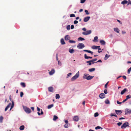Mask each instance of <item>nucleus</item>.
<instances>
[{
    "label": "nucleus",
    "mask_w": 131,
    "mask_h": 131,
    "mask_svg": "<svg viewBox=\"0 0 131 131\" xmlns=\"http://www.w3.org/2000/svg\"><path fill=\"white\" fill-rule=\"evenodd\" d=\"M79 72H78L74 76L71 78V81H74L79 77Z\"/></svg>",
    "instance_id": "f257e3e1"
},
{
    "label": "nucleus",
    "mask_w": 131,
    "mask_h": 131,
    "mask_svg": "<svg viewBox=\"0 0 131 131\" xmlns=\"http://www.w3.org/2000/svg\"><path fill=\"white\" fill-rule=\"evenodd\" d=\"M24 109L25 111L27 113H29L31 112V111L30 109L26 106H23Z\"/></svg>",
    "instance_id": "f03ea898"
},
{
    "label": "nucleus",
    "mask_w": 131,
    "mask_h": 131,
    "mask_svg": "<svg viewBox=\"0 0 131 131\" xmlns=\"http://www.w3.org/2000/svg\"><path fill=\"white\" fill-rule=\"evenodd\" d=\"M128 126V122H125L121 126L122 129L125 128L127 126Z\"/></svg>",
    "instance_id": "7ed1b4c3"
},
{
    "label": "nucleus",
    "mask_w": 131,
    "mask_h": 131,
    "mask_svg": "<svg viewBox=\"0 0 131 131\" xmlns=\"http://www.w3.org/2000/svg\"><path fill=\"white\" fill-rule=\"evenodd\" d=\"M77 47L79 49H82L85 47L83 43H79L77 46Z\"/></svg>",
    "instance_id": "20e7f679"
},
{
    "label": "nucleus",
    "mask_w": 131,
    "mask_h": 131,
    "mask_svg": "<svg viewBox=\"0 0 131 131\" xmlns=\"http://www.w3.org/2000/svg\"><path fill=\"white\" fill-rule=\"evenodd\" d=\"M91 33V30H88L85 32H82V34L84 35H86L90 34Z\"/></svg>",
    "instance_id": "39448f33"
},
{
    "label": "nucleus",
    "mask_w": 131,
    "mask_h": 131,
    "mask_svg": "<svg viewBox=\"0 0 131 131\" xmlns=\"http://www.w3.org/2000/svg\"><path fill=\"white\" fill-rule=\"evenodd\" d=\"M73 120L76 122H77L78 121L79 118L78 116H74L73 118Z\"/></svg>",
    "instance_id": "423d86ee"
},
{
    "label": "nucleus",
    "mask_w": 131,
    "mask_h": 131,
    "mask_svg": "<svg viewBox=\"0 0 131 131\" xmlns=\"http://www.w3.org/2000/svg\"><path fill=\"white\" fill-rule=\"evenodd\" d=\"M90 18V16H88L85 17L83 19V21L84 22H86L88 21Z\"/></svg>",
    "instance_id": "0eeeda50"
},
{
    "label": "nucleus",
    "mask_w": 131,
    "mask_h": 131,
    "mask_svg": "<svg viewBox=\"0 0 131 131\" xmlns=\"http://www.w3.org/2000/svg\"><path fill=\"white\" fill-rule=\"evenodd\" d=\"M131 113V110L126 108L125 110V114H130Z\"/></svg>",
    "instance_id": "6e6552de"
},
{
    "label": "nucleus",
    "mask_w": 131,
    "mask_h": 131,
    "mask_svg": "<svg viewBox=\"0 0 131 131\" xmlns=\"http://www.w3.org/2000/svg\"><path fill=\"white\" fill-rule=\"evenodd\" d=\"M55 72V70L54 69H52L51 71L49 72V74L50 75H53Z\"/></svg>",
    "instance_id": "1a4fd4ad"
},
{
    "label": "nucleus",
    "mask_w": 131,
    "mask_h": 131,
    "mask_svg": "<svg viewBox=\"0 0 131 131\" xmlns=\"http://www.w3.org/2000/svg\"><path fill=\"white\" fill-rule=\"evenodd\" d=\"M105 96V95L103 93H102L100 94L99 96L101 99H102L104 98Z\"/></svg>",
    "instance_id": "9d476101"
},
{
    "label": "nucleus",
    "mask_w": 131,
    "mask_h": 131,
    "mask_svg": "<svg viewBox=\"0 0 131 131\" xmlns=\"http://www.w3.org/2000/svg\"><path fill=\"white\" fill-rule=\"evenodd\" d=\"M115 112L118 115L121 114L122 113V112L121 110H115Z\"/></svg>",
    "instance_id": "9b49d317"
},
{
    "label": "nucleus",
    "mask_w": 131,
    "mask_h": 131,
    "mask_svg": "<svg viewBox=\"0 0 131 131\" xmlns=\"http://www.w3.org/2000/svg\"><path fill=\"white\" fill-rule=\"evenodd\" d=\"M84 58L85 59H88L89 58L91 59L92 58V57L87 56L86 54H85L84 55Z\"/></svg>",
    "instance_id": "f8f14e48"
},
{
    "label": "nucleus",
    "mask_w": 131,
    "mask_h": 131,
    "mask_svg": "<svg viewBox=\"0 0 131 131\" xmlns=\"http://www.w3.org/2000/svg\"><path fill=\"white\" fill-rule=\"evenodd\" d=\"M127 90V89L126 88L124 89L123 91H122L121 93V95L123 94Z\"/></svg>",
    "instance_id": "ddd939ff"
},
{
    "label": "nucleus",
    "mask_w": 131,
    "mask_h": 131,
    "mask_svg": "<svg viewBox=\"0 0 131 131\" xmlns=\"http://www.w3.org/2000/svg\"><path fill=\"white\" fill-rule=\"evenodd\" d=\"M100 47V46H93L92 47V48L93 49H97L99 48Z\"/></svg>",
    "instance_id": "4468645a"
},
{
    "label": "nucleus",
    "mask_w": 131,
    "mask_h": 131,
    "mask_svg": "<svg viewBox=\"0 0 131 131\" xmlns=\"http://www.w3.org/2000/svg\"><path fill=\"white\" fill-rule=\"evenodd\" d=\"M84 51L87 52L89 53H90L91 54H93V52L91 51L90 50H83Z\"/></svg>",
    "instance_id": "2eb2a0df"
},
{
    "label": "nucleus",
    "mask_w": 131,
    "mask_h": 131,
    "mask_svg": "<svg viewBox=\"0 0 131 131\" xmlns=\"http://www.w3.org/2000/svg\"><path fill=\"white\" fill-rule=\"evenodd\" d=\"M48 91L50 92H52L53 88L51 86L49 87L48 88Z\"/></svg>",
    "instance_id": "dca6fc26"
},
{
    "label": "nucleus",
    "mask_w": 131,
    "mask_h": 131,
    "mask_svg": "<svg viewBox=\"0 0 131 131\" xmlns=\"http://www.w3.org/2000/svg\"><path fill=\"white\" fill-rule=\"evenodd\" d=\"M11 103H9V104L6 107L5 110V111H6L8 110V109L9 107L11 105Z\"/></svg>",
    "instance_id": "f3484780"
},
{
    "label": "nucleus",
    "mask_w": 131,
    "mask_h": 131,
    "mask_svg": "<svg viewBox=\"0 0 131 131\" xmlns=\"http://www.w3.org/2000/svg\"><path fill=\"white\" fill-rule=\"evenodd\" d=\"M65 39L66 40H68L70 39L69 36V35H67L65 37Z\"/></svg>",
    "instance_id": "a211bd4d"
},
{
    "label": "nucleus",
    "mask_w": 131,
    "mask_h": 131,
    "mask_svg": "<svg viewBox=\"0 0 131 131\" xmlns=\"http://www.w3.org/2000/svg\"><path fill=\"white\" fill-rule=\"evenodd\" d=\"M94 77V76H89L87 77L86 79L87 80H90L92 79Z\"/></svg>",
    "instance_id": "6ab92c4d"
},
{
    "label": "nucleus",
    "mask_w": 131,
    "mask_h": 131,
    "mask_svg": "<svg viewBox=\"0 0 131 131\" xmlns=\"http://www.w3.org/2000/svg\"><path fill=\"white\" fill-rule=\"evenodd\" d=\"M100 43L101 44V45H105V42L103 40H100Z\"/></svg>",
    "instance_id": "aec40b11"
},
{
    "label": "nucleus",
    "mask_w": 131,
    "mask_h": 131,
    "mask_svg": "<svg viewBox=\"0 0 131 131\" xmlns=\"http://www.w3.org/2000/svg\"><path fill=\"white\" fill-rule=\"evenodd\" d=\"M114 31L118 33H119V30L117 28H116L114 29Z\"/></svg>",
    "instance_id": "412c9836"
},
{
    "label": "nucleus",
    "mask_w": 131,
    "mask_h": 131,
    "mask_svg": "<svg viewBox=\"0 0 131 131\" xmlns=\"http://www.w3.org/2000/svg\"><path fill=\"white\" fill-rule=\"evenodd\" d=\"M128 2V1L126 0H124L121 2V4H127Z\"/></svg>",
    "instance_id": "4be33fe9"
},
{
    "label": "nucleus",
    "mask_w": 131,
    "mask_h": 131,
    "mask_svg": "<svg viewBox=\"0 0 131 131\" xmlns=\"http://www.w3.org/2000/svg\"><path fill=\"white\" fill-rule=\"evenodd\" d=\"M93 62L92 60H91L89 61H86V62L87 63H89L87 64L88 65H90L92 63L91 62Z\"/></svg>",
    "instance_id": "5701e85b"
},
{
    "label": "nucleus",
    "mask_w": 131,
    "mask_h": 131,
    "mask_svg": "<svg viewBox=\"0 0 131 131\" xmlns=\"http://www.w3.org/2000/svg\"><path fill=\"white\" fill-rule=\"evenodd\" d=\"M88 75H89V74L86 73L84 74L83 77V78L86 79V78L88 76Z\"/></svg>",
    "instance_id": "b1692460"
},
{
    "label": "nucleus",
    "mask_w": 131,
    "mask_h": 131,
    "mask_svg": "<svg viewBox=\"0 0 131 131\" xmlns=\"http://www.w3.org/2000/svg\"><path fill=\"white\" fill-rule=\"evenodd\" d=\"M61 42L62 45H63L65 44L63 39H61Z\"/></svg>",
    "instance_id": "393cba45"
},
{
    "label": "nucleus",
    "mask_w": 131,
    "mask_h": 131,
    "mask_svg": "<svg viewBox=\"0 0 131 131\" xmlns=\"http://www.w3.org/2000/svg\"><path fill=\"white\" fill-rule=\"evenodd\" d=\"M98 38V37L97 36L95 37H94V40H93V41L94 42L97 41Z\"/></svg>",
    "instance_id": "a878e982"
},
{
    "label": "nucleus",
    "mask_w": 131,
    "mask_h": 131,
    "mask_svg": "<svg viewBox=\"0 0 131 131\" xmlns=\"http://www.w3.org/2000/svg\"><path fill=\"white\" fill-rule=\"evenodd\" d=\"M24 129V125L21 126L19 128V129L20 130H23Z\"/></svg>",
    "instance_id": "bb28decb"
},
{
    "label": "nucleus",
    "mask_w": 131,
    "mask_h": 131,
    "mask_svg": "<svg viewBox=\"0 0 131 131\" xmlns=\"http://www.w3.org/2000/svg\"><path fill=\"white\" fill-rule=\"evenodd\" d=\"M60 97V96L59 94H57L56 95V99H59Z\"/></svg>",
    "instance_id": "cd10ccee"
},
{
    "label": "nucleus",
    "mask_w": 131,
    "mask_h": 131,
    "mask_svg": "<svg viewBox=\"0 0 131 131\" xmlns=\"http://www.w3.org/2000/svg\"><path fill=\"white\" fill-rule=\"evenodd\" d=\"M53 104H51V105H49L48 106V109H50L51 108V107H53Z\"/></svg>",
    "instance_id": "c85d7f7f"
},
{
    "label": "nucleus",
    "mask_w": 131,
    "mask_h": 131,
    "mask_svg": "<svg viewBox=\"0 0 131 131\" xmlns=\"http://www.w3.org/2000/svg\"><path fill=\"white\" fill-rule=\"evenodd\" d=\"M95 68H92L91 69H90L89 70V71L90 72H92V71H95Z\"/></svg>",
    "instance_id": "c756f323"
},
{
    "label": "nucleus",
    "mask_w": 131,
    "mask_h": 131,
    "mask_svg": "<svg viewBox=\"0 0 131 131\" xmlns=\"http://www.w3.org/2000/svg\"><path fill=\"white\" fill-rule=\"evenodd\" d=\"M110 56H108V54H106L105 55V57L104 58V59L105 60H106L107 59V58L109 57Z\"/></svg>",
    "instance_id": "7c9ffc66"
},
{
    "label": "nucleus",
    "mask_w": 131,
    "mask_h": 131,
    "mask_svg": "<svg viewBox=\"0 0 131 131\" xmlns=\"http://www.w3.org/2000/svg\"><path fill=\"white\" fill-rule=\"evenodd\" d=\"M105 103L107 104H108L110 103V102L108 99H107L105 100Z\"/></svg>",
    "instance_id": "2f4dec72"
},
{
    "label": "nucleus",
    "mask_w": 131,
    "mask_h": 131,
    "mask_svg": "<svg viewBox=\"0 0 131 131\" xmlns=\"http://www.w3.org/2000/svg\"><path fill=\"white\" fill-rule=\"evenodd\" d=\"M69 51L71 53H73L74 52V50L73 49H71L70 50L69 49Z\"/></svg>",
    "instance_id": "473e14b6"
},
{
    "label": "nucleus",
    "mask_w": 131,
    "mask_h": 131,
    "mask_svg": "<svg viewBox=\"0 0 131 131\" xmlns=\"http://www.w3.org/2000/svg\"><path fill=\"white\" fill-rule=\"evenodd\" d=\"M20 84L23 87H25L26 86L25 84L24 83L21 82V83Z\"/></svg>",
    "instance_id": "72a5a7b5"
},
{
    "label": "nucleus",
    "mask_w": 131,
    "mask_h": 131,
    "mask_svg": "<svg viewBox=\"0 0 131 131\" xmlns=\"http://www.w3.org/2000/svg\"><path fill=\"white\" fill-rule=\"evenodd\" d=\"M85 40L84 39L82 38V37H79L78 39V40H81V41H82L84 40Z\"/></svg>",
    "instance_id": "f704fd0d"
},
{
    "label": "nucleus",
    "mask_w": 131,
    "mask_h": 131,
    "mask_svg": "<svg viewBox=\"0 0 131 131\" xmlns=\"http://www.w3.org/2000/svg\"><path fill=\"white\" fill-rule=\"evenodd\" d=\"M126 99L127 100L128 99H130L131 98V96L130 95H128L126 96Z\"/></svg>",
    "instance_id": "c9c22d12"
},
{
    "label": "nucleus",
    "mask_w": 131,
    "mask_h": 131,
    "mask_svg": "<svg viewBox=\"0 0 131 131\" xmlns=\"http://www.w3.org/2000/svg\"><path fill=\"white\" fill-rule=\"evenodd\" d=\"M3 117L2 116H1L0 117V122L2 123L3 122Z\"/></svg>",
    "instance_id": "e433bc0d"
},
{
    "label": "nucleus",
    "mask_w": 131,
    "mask_h": 131,
    "mask_svg": "<svg viewBox=\"0 0 131 131\" xmlns=\"http://www.w3.org/2000/svg\"><path fill=\"white\" fill-rule=\"evenodd\" d=\"M58 118V117L55 115H54L53 116V120L54 121H56L57 119Z\"/></svg>",
    "instance_id": "4c0bfd02"
},
{
    "label": "nucleus",
    "mask_w": 131,
    "mask_h": 131,
    "mask_svg": "<svg viewBox=\"0 0 131 131\" xmlns=\"http://www.w3.org/2000/svg\"><path fill=\"white\" fill-rule=\"evenodd\" d=\"M102 129L103 128H101L100 126H97L95 127V129Z\"/></svg>",
    "instance_id": "58836bf2"
},
{
    "label": "nucleus",
    "mask_w": 131,
    "mask_h": 131,
    "mask_svg": "<svg viewBox=\"0 0 131 131\" xmlns=\"http://www.w3.org/2000/svg\"><path fill=\"white\" fill-rule=\"evenodd\" d=\"M69 42L71 43H75V41H73L72 40H70L69 41Z\"/></svg>",
    "instance_id": "ea45409f"
},
{
    "label": "nucleus",
    "mask_w": 131,
    "mask_h": 131,
    "mask_svg": "<svg viewBox=\"0 0 131 131\" xmlns=\"http://www.w3.org/2000/svg\"><path fill=\"white\" fill-rule=\"evenodd\" d=\"M85 12L86 13V14L87 15H89L90 14V13L87 10H85Z\"/></svg>",
    "instance_id": "a19ab883"
},
{
    "label": "nucleus",
    "mask_w": 131,
    "mask_h": 131,
    "mask_svg": "<svg viewBox=\"0 0 131 131\" xmlns=\"http://www.w3.org/2000/svg\"><path fill=\"white\" fill-rule=\"evenodd\" d=\"M99 114L97 112H96L94 114V117H96L97 116H99Z\"/></svg>",
    "instance_id": "79ce46f5"
},
{
    "label": "nucleus",
    "mask_w": 131,
    "mask_h": 131,
    "mask_svg": "<svg viewBox=\"0 0 131 131\" xmlns=\"http://www.w3.org/2000/svg\"><path fill=\"white\" fill-rule=\"evenodd\" d=\"M131 71V67L128 69L127 71L128 73L129 74L130 73V71Z\"/></svg>",
    "instance_id": "37998d69"
},
{
    "label": "nucleus",
    "mask_w": 131,
    "mask_h": 131,
    "mask_svg": "<svg viewBox=\"0 0 131 131\" xmlns=\"http://www.w3.org/2000/svg\"><path fill=\"white\" fill-rule=\"evenodd\" d=\"M71 74L72 73H68V74L67 75V78L69 77H70L71 75Z\"/></svg>",
    "instance_id": "c03bdc74"
},
{
    "label": "nucleus",
    "mask_w": 131,
    "mask_h": 131,
    "mask_svg": "<svg viewBox=\"0 0 131 131\" xmlns=\"http://www.w3.org/2000/svg\"><path fill=\"white\" fill-rule=\"evenodd\" d=\"M24 95L23 93V92H21L20 93V96L21 97H22Z\"/></svg>",
    "instance_id": "a18cd8bd"
},
{
    "label": "nucleus",
    "mask_w": 131,
    "mask_h": 131,
    "mask_svg": "<svg viewBox=\"0 0 131 131\" xmlns=\"http://www.w3.org/2000/svg\"><path fill=\"white\" fill-rule=\"evenodd\" d=\"M108 82H108L105 85V88H107V85L108 84Z\"/></svg>",
    "instance_id": "49530a36"
},
{
    "label": "nucleus",
    "mask_w": 131,
    "mask_h": 131,
    "mask_svg": "<svg viewBox=\"0 0 131 131\" xmlns=\"http://www.w3.org/2000/svg\"><path fill=\"white\" fill-rule=\"evenodd\" d=\"M64 127L65 128H67L68 127V124H66L64 125Z\"/></svg>",
    "instance_id": "de8ad7c7"
},
{
    "label": "nucleus",
    "mask_w": 131,
    "mask_h": 131,
    "mask_svg": "<svg viewBox=\"0 0 131 131\" xmlns=\"http://www.w3.org/2000/svg\"><path fill=\"white\" fill-rule=\"evenodd\" d=\"M70 16L71 17H75V15L74 14H70Z\"/></svg>",
    "instance_id": "09e8293b"
},
{
    "label": "nucleus",
    "mask_w": 131,
    "mask_h": 131,
    "mask_svg": "<svg viewBox=\"0 0 131 131\" xmlns=\"http://www.w3.org/2000/svg\"><path fill=\"white\" fill-rule=\"evenodd\" d=\"M111 116H115L116 117H117V116L116 115H114V114H113L112 113L111 114Z\"/></svg>",
    "instance_id": "8fccbe9b"
},
{
    "label": "nucleus",
    "mask_w": 131,
    "mask_h": 131,
    "mask_svg": "<svg viewBox=\"0 0 131 131\" xmlns=\"http://www.w3.org/2000/svg\"><path fill=\"white\" fill-rule=\"evenodd\" d=\"M67 28L68 30H69L70 29V25H68L67 27Z\"/></svg>",
    "instance_id": "3c124183"
},
{
    "label": "nucleus",
    "mask_w": 131,
    "mask_h": 131,
    "mask_svg": "<svg viewBox=\"0 0 131 131\" xmlns=\"http://www.w3.org/2000/svg\"><path fill=\"white\" fill-rule=\"evenodd\" d=\"M122 124V123L119 122L117 124L119 126H121Z\"/></svg>",
    "instance_id": "603ef678"
},
{
    "label": "nucleus",
    "mask_w": 131,
    "mask_h": 131,
    "mask_svg": "<svg viewBox=\"0 0 131 131\" xmlns=\"http://www.w3.org/2000/svg\"><path fill=\"white\" fill-rule=\"evenodd\" d=\"M86 0H81L80 3H83L85 2Z\"/></svg>",
    "instance_id": "864d4df0"
},
{
    "label": "nucleus",
    "mask_w": 131,
    "mask_h": 131,
    "mask_svg": "<svg viewBox=\"0 0 131 131\" xmlns=\"http://www.w3.org/2000/svg\"><path fill=\"white\" fill-rule=\"evenodd\" d=\"M104 92L105 94H106L107 93V90L106 89H105L104 90Z\"/></svg>",
    "instance_id": "5fc2aeb1"
},
{
    "label": "nucleus",
    "mask_w": 131,
    "mask_h": 131,
    "mask_svg": "<svg viewBox=\"0 0 131 131\" xmlns=\"http://www.w3.org/2000/svg\"><path fill=\"white\" fill-rule=\"evenodd\" d=\"M78 23V21L77 20H75L74 21V24H77Z\"/></svg>",
    "instance_id": "6e6d98bb"
},
{
    "label": "nucleus",
    "mask_w": 131,
    "mask_h": 131,
    "mask_svg": "<svg viewBox=\"0 0 131 131\" xmlns=\"http://www.w3.org/2000/svg\"><path fill=\"white\" fill-rule=\"evenodd\" d=\"M122 102H119L118 101H117V103L118 104H120L122 103Z\"/></svg>",
    "instance_id": "4d7b16f0"
},
{
    "label": "nucleus",
    "mask_w": 131,
    "mask_h": 131,
    "mask_svg": "<svg viewBox=\"0 0 131 131\" xmlns=\"http://www.w3.org/2000/svg\"><path fill=\"white\" fill-rule=\"evenodd\" d=\"M91 60L93 62H94V61H96L97 60V59L96 58H95V59H93Z\"/></svg>",
    "instance_id": "13d9d810"
},
{
    "label": "nucleus",
    "mask_w": 131,
    "mask_h": 131,
    "mask_svg": "<svg viewBox=\"0 0 131 131\" xmlns=\"http://www.w3.org/2000/svg\"><path fill=\"white\" fill-rule=\"evenodd\" d=\"M74 28V26L73 25H71V29H73Z\"/></svg>",
    "instance_id": "bf43d9fd"
},
{
    "label": "nucleus",
    "mask_w": 131,
    "mask_h": 131,
    "mask_svg": "<svg viewBox=\"0 0 131 131\" xmlns=\"http://www.w3.org/2000/svg\"><path fill=\"white\" fill-rule=\"evenodd\" d=\"M123 78L125 80L126 79V77L125 76L123 75Z\"/></svg>",
    "instance_id": "052dcab7"
},
{
    "label": "nucleus",
    "mask_w": 131,
    "mask_h": 131,
    "mask_svg": "<svg viewBox=\"0 0 131 131\" xmlns=\"http://www.w3.org/2000/svg\"><path fill=\"white\" fill-rule=\"evenodd\" d=\"M82 29L83 30V31H86V28H83Z\"/></svg>",
    "instance_id": "680f3d73"
},
{
    "label": "nucleus",
    "mask_w": 131,
    "mask_h": 131,
    "mask_svg": "<svg viewBox=\"0 0 131 131\" xmlns=\"http://www.w3.org/2000/svg\"><path fill=\"white\" fill-rule=\"evenodd\" d=\"M65 122L66 124H68V120H65Z\"/></svg>",
    "instance_id": "e2e57ef3"
},
{
    "label": "nucleus",
    "mask_w": 131,
    "mask_h": 131,
    "mask_svg": "<svg viewBox=\"0 0 131 131\" xmlns=\"http://www.w3.org/2000/svg\"><path fill=\"white\" fill-rule=\"evenodd\" d=\"M127 100L126 99H125L122 102L123 103H124V102H125V101H127Z\"/></svg>",
    "instance_id": "0e129e2a"
},
{
    "label": "nucleus",
    "mask_w": 131,
    "mask_h": 131,
    "mask_svg": "<svg viewBox=\"0 0 131 131\" xmlns=\"http://www.w3.org/2000/svg\"><path fill=\"white\" fill-rule=\"evenodd\" d=\"M102 62V61L101 60H99L98 61H97L96 62Z\"/></svg>",
    "instance_id": "69168bd1"
},
{
    "label": "nucleus",
    "mask_w": 131,
    "mask_h": 131,
    "mask_svg": "<svg viewBox=\"0 0 131 131\" xmlns=\"http://www.w3.org/2000/svg\"><path fill=\"white\" fill-rule=\"evenodd\" d=\"M131 4V2L130 1H129L128 2V3L127 5H128L129 4Z\"/></svg>",
    "instance_id": "338daca9"
},
{
    "label": "nucleus",
    "mask_w": 131,
    "mask_h": 131,
    "mask_svg": "<svg viewBox=\"0 0 131 131\" xmlns=\"http://www.w3.org/2000/svg\"><path fill=\"white\" fill-rule=\"evenodd\" d=\"M37 110L38 111H40V109L38 107H37Z\"/></svg>",
    "instance_id": "774afa93"
}]
</instances>
